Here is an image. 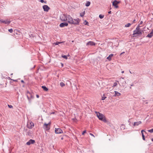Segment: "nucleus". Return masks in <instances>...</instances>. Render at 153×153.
I'll list each match as a JSON object with an SVG mask.
<instances>
[{
	"mask_svg": "<svg viewBox=\"0 0 153 153\" xmlns=\"http://www.w3.org/2000/svg\"><path fill=\"white\" fill-rule=\"evenodd\" d=\"M60 19L62 21H68L70 24L75 25H78L79 22V18L73 20L72 17L69 15L63 14L60 16Z\"/></svg>",
	"mask_w": 153,
	"mask_h": 153,
	"instance_id": "1",
	"label": "nucleus"
},
{
	"mask_svg": "<svg viewBox=\"0 0 153 153\" xmlns=\"http://www.w3.org/2000/svg\"><path fill=\"white\" fill-rule=\"evenodd\" d=\"M142 34V31L140 30V27L138 26L136 27V29L133 31V36L135 37L137 36L136 35H139Z\"/></svg>",
	"mask_w": 153,
	"mask_h": 153,
	"instance_id": "2",
	"label": "nucleus"
},
{
	"mask_svg": "<svg viewBox=\"0 0 153 153\" xmlns=\"http://www.w3.org/2000/svg\"><path fill=\"white\" fill-rule=\"evenodd\" d=\"M26 95L27 97V99L29 101V103L31 102V100L34 98L32 92H30L28 91H27Z\"/></svg>",
	"mask_w": 153,
	"mask_h": 153,
	"instance_id": "3",
	"label": "nucleus"
},
{
	"mask_svg": "<svg viewBox=\"0 0 153 153\" xmlns=\"http://www.w3.org/2000/svg\"><path fill=\"white\" fill-rule=\"evenodd\" d=\"M34 123L32 121H30L27 122V126L29 129H32L34 126Z\"/></svg>",
	"mask_w": 153,
	"mask_h": 153,
	"instance_id": "4",
	"label": "nucleus"
},
{
	"mask_svg": "<svg viewBox=\"0 0 153 153\" xmlns=\"http://www.w3.org/2000/svg\"><path fill=\"white\" fill-rule=\"evenodd\" d=\"M97 115L99 119L100 120H102L103 118L104 117L103 115L100 113L96 112Z\"/></svg>",
	"mask_w": 153,
	"mask_h": 153,
	"instance_id": "5",
	"label": "nucleus"
},
{
	"mask_svg": "<svg viewBox=\"0 0 153 153\" xmlns=\"http://www.w3.org/2000/svg\"><path fill=\"white\" fill-rule=\"evenodd\" d=\"M50 123H49L48 124L45 123L43 126V128L46 130H49L50 129L49 125H50Z\"/></svg>",
	"mask_w": 153,
	"mask_h": 153,
	"instance_id": "6",
	"label": "nucleus"
},
{
	"mask_svg": "<svg viewBox=\"0 0 153 153\" xmlns=\"http://www.w3.org/2000/svg\"><path fill=\"white\" fill-rule=\"evenodd\" d=\"M55 132L56 134H61L63 133L62 131L59 128H55Z\"/></svg>",
	"mask_w": 153,
	"mask_h": 153,
	"instance_id": "7",
	"label": "nucleus"
},
{
	"mask_svg": "<svg viewBox=\"0 0 153 153\" xmlns=\"http://www.w3.org/2000/svg\"><path fill=\"white\" fill-rule=\"evenodd\" d=\"M43 9L44 11L45 12H48L50 9V8L48 5H45L42 6Z\"/></svg>",
	"mask_w": 153,
	"mask_h": 153,
	"instance_id": "8",
	"label": "nucleus"
},
{
	"mask_svg": "<svg viewBox=\"0 0 153 153\" xmlns=\"http://www.w3.org/2000/svg\"><path fill=\"white\" fill-rule=\"evenodd\" d=\"M120 3V1H117V0L114 1L112 3V5L114 7L116 8H117L118 6L117 5L118 4Z\"/></svg>",
	"mask_w": 153,
	"mask_h": 153,
	"instance_id": "9",
	"label": "nucleus"
},
{
	"mask_svg": "<svg viewBox=\"0 0 153 153\" xmlns=\"http://www.w3.org/2000/svg\"><path fill=\"white\" fill-rule=\"evenodd\" d=\"M0 21L1 23H3L5 24H9L10 23V21H8L7 20H4L2 19H0Z\"/></svg>",
	"mask_w": 153,
	"mask_h": 153,
	"instance_id": "10",
	"label": "nucleus"
},
{
	"mask_svg": "<svg viewBox=\"0 0 153 153\" xmlns=\"http://www.w3.org/2000/svg\"><path fill=\"white\" fill-rule=\"evenodd\" d=\"M68 25V23L67 22H62L61 23L60 25L59 26L60 27H63L65 26H67Z\"/></svg>",
	"mask_w": 153,
	"mask_h": 153,
	"instance_id": "11",
	"label": "nucleus"
},
{
	"mask_svg": "<svg viewBox=\"0 0 153 153\" xmlns=\"http://www.w3.org/2000/svg\"><path fill=\"white\" fill-rule=\"evenodd\" d=\"M95 43L92 41H89L86 43V45H90V46H94L95 45Z\"/></svg>",
	"mask_w": 153,
	"mask_h": 153,
	"instance_id": "12",
	"label": "nucleus"
},
{
	"mask_svg": "<svg viewBox=\"0 0 153 153\" xmlns=\"http://www.w3.org/2000/svg\"><path fill=\"white\" fill-rule=\"evenodd\" d=\"M35 141L34 140L30 139L28 142H27L26 144L28 145H29L32 144H33L35 143Z\"/></svg>",
	"mask_w": 153,
	"mask_h": 153,
	"instance_id": "13",
	"label": "nucleus"
},
{
	"mask_svg": "<svg viewBox=\"0 0 153 153\" xmlns=\"http://www.w3.org/2000/svg\"><path fill=\"white\" fill-rule=\"evenodd\" d=\"M115 94L114 95V97L119 96L121 95V94L118 92L115 91H114Z\"/></svg>",
	"mask_w": 153,
	"mask_h": 153,
	"instance_id": "14",
	"label": "nucleus"
},
{
	"mask_svg": "<svg viewBox=\"0 0 153 153\" xmlns=\"http://www.w3.org/2000/svg\"><path fill=\"white\" fill-rule=\"evenodd\" d=\"M142 123L141 122V121H139L138 122H135L133 124V126H137L139 124H141Z\"/></svg>",
	"mask_w": 153,
	"mask_h": 153,
	"instance_id": "15",
	"label": "nucleus"
},
{
	"mask_svg": "<svg viewBox=\"0 0 153 153\" xmlns=\"http://www.w3.org/2000/svg\"><path fill=\"white\" fill-rule=\"evenodd\" d=\"M114 55L113 54H110L107 58V59H108L109 61H111V58Z\"/></svg>",
	"mask_w": 153,
	"mask_h": 153,
	"instance_id": "16",
	"label": "nucleus"
},
{
	"mask_svg": "<svg viewBox=\"0 0 153 153\" xmlns=\"http://www.w3.org/2000/svg\"><path fill=\"white\" fill-rule=\"evenodd\" d=\"M121 81V83H122V85L123 86H124L126 84V82L125 81H122V80L121 81Z\"/></svg>",
	"mask_w": 153,
	"mask_h": 153,
	"instance_id": "17",
	"label": "nucleus"
},
{
	"mask_svg": "<svg viewBox=\"0 0 153 153\" xmlns=\"http://www.w3.org/2000/svg\"><path fill=\"white\" fill-rule=\"evenodd\" d=\"M42 88L43 89V90L45 91H47L48 90V89L45 86H42Z\"/></svg>",
	"mask_w": 153,
	"mask_h": 153,
	"instance_id": "18",
	"label": "nucleus"
},
{
	"mask_svg": "<svg viewBox=\"0 0 153 153\" xmlns=\"http://www.w3.org/2000/svg\"><path fill=\"white\" fill-rule=\"evenodd\" d=\"M91 4V3L89 1H87L85 4V6L87 7L89 6Z\"/></svg>",
	"mask_w": 153,
	"mask_h": 153,
	"instance_id": "19",
	"label": "nucleus"
},
{
	"mask_svg": "<svg viewBox=\"0 0 153 153\" xmlns=\"http://www.w3.org/2000/svg\"><path fill=\"white\" fill-rule=\"evenodd\" d=\"M131 25V24L128 23L127 24L125 25V27H129Z\"/></svg>",
	"mask_w": 153,
	"mask_h": 153,
	"instance_id": "20",
	"label": "nucleus"
},
{
	"mask_svg": "<svg viewBox=\"0 0 153 153\" xmlns=\"http://www.w3.org/2000/svg\"><path fill=\"white\" fill-rule=\"evenodd\" d=\"M85 11H84V12H82V13H80V16L81 17H83L84 16V15H85Z\"/></svg>",
	"mask_w": 153,
	"mask_h": 153,
	"instance_id": "21",
	"label": "nucleus"
},
{
	"mask_svg": "<svg viewBox=\"0 0 153 153\" xmlns=\"http://www.w3.org/2000/svg\"><path fill=\"white\" fill-rule=\"evenodd\" d=\"M60 85L62 87H63L65 85V84L62 82H61L60 83Z\"/></svg>",
	"mask_w": 153,
	"mask_h": 153,
	"instance_id": "22",
	"label": "nucleus"
},
{
	"mask_svg": "<svg viewBox=\"0 0 153 153\" xmlns=\"http://www.w3.org/2000/svg\"><path fill=\"white\" fill-rule=\"evenodd\" d=\"M62 57L65 59H68V57L67 56L65 55H62Z\"/></svg>",
	"mask_w": 153,
	"mask_h": 153,
	"instance_id": "23",
	"label": "nucleus"
},
{
	"mask_svg": "<svg viewBox=\"0 0 153 153\" xmlns=\"http://www.w3.org/2000/svg\"><path fill=\"white\" fill-rule=\"evenodd\" d=\"M143 132H144L145 133H146V132L143 130H142L141 131V133L142 134V136H144Z\"/></svg>",
	"mask_w": 153,
	"mask_h": 153,
	"instance_id": "24",
	"label": "nucleus"
},
{
	"mask_svg": "<svg viewBox=\"0 0 153 153\" xmlns=\"http://www.w3.org/2000/svg\"><path fill=\"white\" fill-rule=\"evenodd\" d=\"M104 17V15H102L101 14L99 16V18H100L101 19H102Z\"/></svg>",
	"mask_w": 153,
	"mask_h": 153,
	"instance_id": "25",
	"label": "nucleus"
},
{
	"mask_svg": "<svg viewBox=\"0 0 153 153\" xmlns=\"http://www.w3.org/2000/svg\"><path fill=\"white\" fill-rule=\"evenodd\" d=\"M62 43V42H57L56 43H54L56 45H58L59 44Z\"/></svg>",
	"mask_w": 153,
	"mask_h": 153,
	"instance_id": "26",
	"label": "nucleus"
},
{
	"mask_svg": "<svg viewBox=\"0 0 153 153\" xmlns=\"http://www.w3.org/2000/svg\"><path fill=\"white\" fill-rule=\"evenodd\" d=\"M101 120L103 121L104 122H107V120L104 117L103 118L102 120Z\"/></svg>",
	"mask_w": 153,
	"mask_h": 153,
	"instance_id": "27",
	"label": "nucleus"
},
{
	"mask_svg": "<svg viewBox=\"0 0 153 153\" xmlns=\"http://www.w3.org/2000/svg\"><path fill=\"white\" fill-rule=\"evenodd\" d=\"M84 24H85V25H88V23L86 20H85V22L84 23Z\"/></svg>",
	"mask_w": 153,
	"mask_h": 153,
	"instance_id": "28",
	"label": "nucleus"
},
{
	"mask_svg": "<svg viewBox=\"0 0 153 153\" xmlns=\"http://www.w3.org/2000/svg\"><path fill=\"white\" fill-rule=\"evenodd\" d=\"M148 131L150 133H152L153 132V128H152L150 130H148Z\"/></svg>",
	"mask_w": 153,
	"mask_h": 153,
	"instance_id": "29",
	"label": "nucleus"
},
{
	"mask_svg": "<svg viewBox=\"0 0 153 153\" xmlns=\"http://www.w3.org/2000/svg\"><path fill=\"white\" fill-rule=\"evenodd\" d=\"M8 31L10 33H12L13 32V30L12 29H10L8 30Z\"/></svg>",
	"mask_w": 153,
	"mask_h": 153,
	"instance_id": "30",
	"label": "nucleus"
},
{
	"mask_svg": "<svg viewBox=\"0 0 153 153\" xmlns=\"http://www.w3.org/2000/svg\"><path fill=\"white\" fill-rule=\"evenodd\" d=\"M117 85V84L116 82H114V85H113V86H112V87H114L115 86H116Z\"/></svg>",
	"mask_w": 153,
	"mask_h": 153,
	"instance_id": "31",
	"label": "nucleus"
},
{
	"mask_svg": "<svg viewBox=\"0 0 153 153\" xmlns=\"http://www.w3.org/2000/svg\"><path fill=\"white\" fill-rule=\"evenodd\" d=\"M40 1L42 3H46V1H45L44 0H40Z\"/></svg>",
	"mask_w": 153,
	"mask_h": 153,
	"instance_id": "32",
	"label": "nucleus"
},
{
	"mask_svg": "<svg viewBox=\"0 0 153 153\" xmlns=\"http://www.w3.org/2000/svg\"><path fill=\"white\" fill-rule=\"evenodd\" d=\"M9 79H10L11 80H13V81L16 82H17V81H18V80H17V79H11L10 78V77H9Z\"/></svg>",
	"mask_w": 153,
	"mask_h": 153,
	"instance_id": "33",
	"label": "nucleus"
},
{
	"mask_svg": "<svg viewBox=\"0 0 153 153\" xmlns=\"http://www.w3.org/2000/svg\"><path fill=\"white\" fill-rule=\"evenodd\" d=\"M8 106L10 108H12L13 107L11 105H8Z\"/></svg>",
	"mask_w": 153,
	"mask_h": 153,
	"instance_id": "34",
	"label": "nucleus"
},
{
	"mask_svg": "<svg viewBox=\"0 0 153 153\" xmlns=\"http://www.w3.org/2000/svg\"><path fill=\"white\" fill-rule=\"evenodd\" d=\"M106 98V97H103L102 98V100H104Z\"/></svg>",
	"mask_w": 153,
	"mask_h": 153,
	"instance_id": "35",
	"label": "nucleus"
},
{
	"mask_svg": "<svg viewBox=\"0 0 153 153\" xmlns=\"http://www.w3.org/2000/svg\"><path fill=\"white\" fill-rule=\"evenodd\" d=\"M31 132H30V131H29L27 132V134L28 135H31Z\"/></svg>",
	"mask_w": 153,
	"mask_h": 153,
	"instance_id": "36",
	"label": "nucleus"
},
{
	"mask_svg": "<svg viewBox=\"0 0 153 153\" xmlns=\"http://www.w3.org/2000/svg\"><path fill=\"white\" fill-rule=\"evenodd\" d=\"M86 130H85V131H83L82 132V134L84 135V134L86 133Z\"/></svg>",
	"mask_w": 153,
	"mask_h": 153,
	"instance_id": "37",
	"label": "nucleus"
},
{
	"mask_svg": "<svg viewBox=\"0 0 153 153\" xmlns=\"http://www.w3.org/2000/svg\"><path fill=\"white\" fill-rule=\"evenodd\" d=\"M142 138H143V139L144 140H145V136H142Z\"/></svg>",
	"mask_w": 153,
	"mask_h": 153,
	"instance_id": "38",
	"label": "nucleus"
},
{
	"mask_svg": "<svg viewBox=\"0 0 153 153\" xmlns=\"http://www.w3.org/2000/svg\"><path fill=\"white\" fill-rule=\"evenodd\" d=\"M90 134L91 135V136H92L93 137H95V136H94V135L92 133H90Z\"/></svg>",
	"mask_w": 153,
	"mask_h": 153,
	"instance_id": "39",
	"label": "nucleus"
},
{
	"mask_svg": "<svg viewBox=\"0 0 153 153\" xmlns=\"http://www.w3.org/2000/svg\"><path fill=\"white\" fill-rule=\"evenodd\" d=\"M136 22V19H134L133 20V23H134Z\"/></svg>",
	"mask_w": 153,
	"mask_h": 153,
	"instance_id": "40",
	"label": "nucleus"
},
{
	"mask_svg": "<svg viewBox=\"0 0 153 153\" xmlns=\"http://www.w3.org/2000/svg\"><path fill=\"white\" fill-rule=\"evenodd\" d=\"M36 97L37 98H39V96L38 94L36 95Z\"/></svg>",
	"mask_w": 153,
	"mask_h": 153,
	"instance_id": "41",
	"label": "nucleus"
},
{
	"mask_svg": "<svg viewBox=\"0 0 153 153\" xmlns=\"http://www.w3.org/2000/svg\"><path fill=\"white\" fill-rule=\"evenodd\" d=\"M143 23V21H141L140 22V24H140V25H141V24H142Z\"/></svg>",
	"mask_w": 153,
	"mask_h": 153,
	"instance_id": "42",
	"label": "nucleus"
},
{
	"mask_svg": "<svg viewBox=\"0 0 153 153\" xmlns=\"http://www.w3.org/2000/svg\"><path fill=\"white\" fill-rule=\"evenodd\" d=\"M124 79V78H123V77H121V78H120V81H121L122 80H121V79Z\"/></svg>",
	"mask_w": 153,
	"mask_h": 153,
	"instance_id": "43",
	"label": "nucleus"
},
{
	"mask_svg": "<svg viewBox=\"0 0 153 153\" xmlns=\"http://www.w3.org/2000/svg\"><path fill=\"white\" fill-rule=\"evenodd\" d=\"M21 82L22 83H24V81L23 80H21Z\"/></svg>",
	"mask_w": 153,
	"mask_h": 153,
	"instance_id": "44",
	"label": "nucleus"
},
{
	"mask_svg": "<svg viewBox=\"0 0 153 153\" xmlns=\"http://www.w3.org/2000/svg\"><path fill=\"white\" fill-rule=\"evenodd\" d=\"M125 53V52H122V53H121L120 54V56H121V55H122L123 53Z\"/></svg>",
	"mask_w": 153,
	"mask_h": 153,
	"instance_id": "45",
	"label": "nucleus"
},
{
	"mask_svg": "<svg viewBox=\"0 0 153 153\" xmlns=\"http://www.w3.org/2000/svg\"><path fill=\"white\" fill-rule=\"evenodd\" d=\"M109 14H111V11H109L108 12Z\"/></svg>",
	"mask_w": 153,
	"mask_h": 153,
	"instance_id": "46",
	"label": "nucleus"
},
{
	"mask_svg": "<svg viewBox=\"0 0 153 153\" xmlns=\"http://www.w3.org/2000/svg\"><path fill=\"white\" fill-rule=\"evenodd\" d=\"M124 71H122L121 72V73H124Z\"/></svg>",
	"mask_w": 153,
	"mask_h": 153,
	"instance_id": "47",
	"label": "nucleus"
},
{
	"mask_svg": "<svg viewBox=\"0 0 153 153\" xmlns=\"http://www.w3.org/2000/svg\"><path fill=\"white\" fill-rule=\"evenodd\" d=\"M151 140L152 142H153V138Z\"/></svg>",
	"mask_w": 153,
	"mask_h": 153,
	"instance_id": "48",
	"label": "nucleus"
},
{
	"mask_svg": "<svg viewBox=\"0 0 153 153\" xmlns=\"http://www.w3.org/2000/svg\"><path fill=\"white\" fill-rule=\"evenodd\" d=\"M131 86H133V84L131 85Z\"/></svg>",
	"mask_w": 153,
	"mask_h": 153,
	"instance_id": "49",
	"label": "nucleus"
},
{
	"mask_svg": "<svg viewBox=\"0 0 153 153\" xmlns=\"http://www.w3.org/2000/svg\"><path fill=\"white\" fill-rule=\"evenodd\" d=\"M1 114H0V117L1 116Z\"/></svg>",
	"mask_w": 153,
	"mask_h": 153,
	"instance_id": "50",
	"label": "nucleus"
},
{
	"mask_svg": "<svg viewBox=\"0 0 153 153\" xmlns=\"http://www.w3.org/2000/svg\"><path fill=\"white\" fill-rule=\"evenodd\" d=\"M63 139V138H61V139H62V140Z\"/></svg>",
	"mask_w": 153,
	"mask_h": 153,
	"instance_id": "51",
	"label": "nucleus"
},
{
	"mask_svg": "<svg viewBox=\"0 0 153 153\" xmlns=\"http://www.w3.org/2000/svg\"><path fill=\"white\" fill-rule=\"evenodd\" d=\"M23 87H24V85H23Z\"/></svg>",
	"mask_w": 153,
	"mask_h": 153,
	"instance_id": "52",
	"label": "nucleus"
},
{
	"mask_svg": "<svg viewBox=\"0 0 153 153\" xmlns=\"http://www.w3.org/2000/svg\"><path fill=\"white\" fill-rule=\"evenodd\" d=\"M130 72L131 73V72L130 71Z\"/></svg>",
	"mask_w": 153,
	"mask_h": 153,
	"instance_id": "53",
	"label": "nucleus"
},
{
	"mask_svg": "<svg viewBox=\"0 0 153 153\" xmlns=\"http://www.w3.org/2000/svg\"><path fill=\"white\" fill-rule=\"evenodd\" d=\"M54 112H53L52 113V114H54Z\"/></svg>",
	"mask_w": 153,
	"mask_h": 153,
	"instance_id": "54",
	"label": "nucleus"
},
{
	"mask_svg": "<svg viewBox=\"0 0 153 153\" xmlns=\"http://www.w3.org/2000/svg\"><path fill=\"white\" fill-rule=\"evenodd\" d=\"M74 42V41H72V42Z\"/></svg>",
	"mask_w": 153,
	"mask_h": 153,
	"instance_id": "55",
	"label": "nucleus"
}]
</instances>
